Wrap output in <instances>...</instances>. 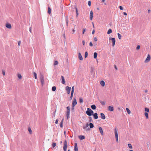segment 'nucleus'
<instances>
[{
  "mask_svg": "<svg viewBox=\"0 0 151 151\" xmlns=\"http://www.w3.org/2000/svg\"><path fill=\"white\" fill-rule=\"evenodd\" d=\"M67 110H70V107L69 106H68L67 107Z\"/></svg>",
  "mask_w": 151,
  "mask_h": 151,
  "instance_id": "nucleus-53",
  "label": "nucleus"
},
{
  "mask_svg": "<svg viewBox=\"0 0 151 151\" xmlns=\"http://www.w3.org/2000/svg\"><path fill=\"white\" fill-rule=\"evenodd\" d=\"M70 114H67L66 115V116L67 117V118L68 119L70 117Z\"/></svg>",
  "mask_w": 151,
  "mask_h": 151,
  "instance_id": "nucleus-46",
  "label": "nucleus"
},
{
  "mask_svg": "<svg viewBox=\"0 0 151 151\" xmlns=\"http://www.w3.org/2000/svg\"><path fill=\"white\" fill-rule=\"evenodd\" d=\"M109 40H111L112 42V46L114 47L115 44V39L114 38H109Z\"/></svg>",
  "mask_w": 151,
  "mask_h": 151,
  "instance_id": "nucleus-4",
  "label": "nucleus"
},
{
  "mask_svg": "<svg viewBox=\"0 0 151 151\" xmlns=\"http://www.w3.org/2000/svg\"><path fill=\"white\" fill-rule=\"evenodd\" d=\"M100 102L102 105H104L105 104L106 102L105 101H100Z\"/></svg>",
  "mask_w": 151,
  "mask_h": 151,
  "instance_id": "nucleus-29",
  "label": "nucleus"
},
{
  "mask_svg": "<svg viewBox=\"0 0 151 151\" xmlns=\"http://www.w3.org/2000/svg\"><path fill=\"white\" fill-rule=\"evenodd\" d=\"M82 44L83 45H84L85 44V42L83 40L82 41Z\"/></svg>",
  "mask_w": 151,
  "mask_h": 151,
  "instance_id": "nucleus-57",
  "label": "nucleus"
},
{
  "mask_svg": "<svg viewBox=\"0 0 151 151\" xmlns=\"http://www.w3.org/2000/svg\"><path fill=\"white\" fill-rule=\"evenodd\" d=\"M97 54L96 52H95L93 54V58L95 59H96L97 57Z\"/></svg>",
  "mask_w": 151,
  "mask_h": 151,
  "instance_id": "nucleus-22",
  "label": "nucleus"
},
{
  "mask_svg": "<svg viewBox=\"0 0 151 151\" xmlns=\"http://www.w3.org/2000/svg\"><path fill=\"white\" fill-rule=\"evenodd\" d=\"M115 137H118V133H117V129H115Z\"/></svg>",
  "mask_w": 151,
  "mask_h": 151,
  "instance_id": "nucleus-19",
  "label": "nucleus"
},
{
  "mask_svg": "<svg viewBox=\"0 0 151 151\" xmlns=\"http://www.w3.org/2000/svg\"><path fill=\"white\" fill-rule=\"evenodd\" d=\"M91 108L93 110H94L96 109V106L95 105H92L91 106Z\"/></svg>",
  "mask_w": 151,
  "mask_h": 151,
  "instance_id": "nucleus-23",
  "label": "nucleus"
},
{
  "mask_svg": "<svg viewBox=\"0 0 151 151\" xmlns=\"http://www.w3.org/2000/svg\"><path fill=\"white\" fill-rule=\"evenodd\" d=\"M123 14L125 15H127V13L125 12H123Z\"/></svg>",
  "mask_w": 151,
  "mask_h": 151,
  "instance_id": "nucleus-64",
  "label": "nucleus"
},
{
  "mask_svg": "<svg viewBox=\"0 0 151 151\" xmlns=\"http://www.w3.org/2000/svg\"><path fill=\"white\" fill-rule=\"evenodd\" d=\"M79 101L80 103H82L83 102V99L82 98H79Z\"/></svg>",
  "mask_w": 151,
  "mask_h": 151,
  "instance_id": "nucleus-24",
  "label": "nucleus"
},
{
  "mask_svg": "<svg viewBox=\"0 0 151 151\" xmlns=\"http://www.w3.org/2000/svg\"><path fill=\"white\" fill-rule=\"evenodd\" d=\"M29 32L31 33L32 32V28H31V27H30V28H29Z\"/></svg>",
  "mask_w": 151,
  "mask_h": 151,
  "instance_id": "nucleus-58",
  "label": "nucleus"
},
{
  "mask_svg": "<svg viewBox=\"0 0 151 151\" xmlns=\"http://www.w3.org/2000/svg\"><path fill=\"white\" fill-rule=\"evenodd\" d=\"M73 93H71V96L70 97V100H71L72 98H73Z\"/></svg>",
  "mask_w": 151,
  "mask_h": 151,
  "instance_id": "nucleus-43",
  "label": "nucleus"
},
{
  "mask_svg": "<svg viewBox=\"0 0 151 151\" xmlns=\"http://www.w3.org/2000/svg\"><path fill=\"white\" fill-rule=\"evenodd\" d=\"M61 77L62 79V83L63 84H65V79H64V77L63 76H62Z\"/></svg>",
  "mask_w": 151,
  "mask_h": 151,
  "instance_id": "nucleus-15",
  "label": "nucleus"
},
{
  "mask_svg": "<svg viewBox=\"0 0 151 151\" xmlns=\"http://www.w3.org/2000/svg\"><path fill=\"white\" fill-rule=\"evenodd\" d=\"M89 126H90V127L91 128H93L94 127L93 124L92 123H89Z\"/></svg>",
  "mask_w": 151,
  "mask_h": 151,
  "instance_id": "nucleus-28",
  "label": "nucleus"
},
{
  "mask_svg": "<svg viewBox=\"0 0 151 151\" xmlns=\"http://www.w3.org/2000/svg\"><path fill=\"white\" fill-rule=\"evenodd\" d=\"M116 138V141L118 142V137H115Z\"/></svg>",
  "mask_w": 151,
  "mask_h": 151,
  "instance_id": "nucleus-54",
  "label": "nucleus"
},
{
  "mask_svg": "<svg viewBox=\"0 0 151 151\" xmlns=\"http://www.w3.org/2000/svg\"><path fill=\"white\" fill-rule=\"evenodd\" d=\"M88 4L89 6H90L91 5V1H89L88 2Z\"/></svg>",
  "mask_w": 151,
  "mask_h": 151,
  "instance_id": "nucleus-47",
  "label": "nucleus"
},
{
  "mask_svg": "<svg viewBox=\"0 0 151 151\" xmlns=\"http://www.w3.org/2000/svg\"><path fill=\"white\" fill-rule=\"evenodd\" d=\"M112 32V30L111 29H110L108 30L107 32V33L108 34H110Z\"/></svg>",
  "mask_w": 151,
  "mask_h": 151,
  "instance_id": "nucleus-25",
  "label": "nucleus"
},
{
  "mask_svg": "<svg viewBox=\"0 0 151 151\" xmlns=\"http://www.w3.org/2000/svg\"><path fill=\"white\" fill-rule=\"evenodd\" d=\"M89 45L90 46H93V44L91 42H90L89 43Z\"/></svg>",
  "mask_w": 151,
  "mask_h": 151,
  "instance_id": "nucleus-49",
  "label": "nucleus"
},
{
  "mask_svg": "<svg viewBox=\"0 0 151 151\" xmlns=\"http://www.w3.org/2000/svg\"><path fill=\"white\" fill-rule=\"evenodd\" d=\"M74 86H73L72 87L71 93H73L74 91Z\"/></svg>",
  "mask_w": 151,
  "mask_h": 151,
  "instance_id": "nucleus-38",
  "label": "nucleus"
},
{
  "mask_svg": "<svg viewBox=\"0 0 151 151\" xmlns=\"http://www.w3.org/2000/svg\"><path fill=\"white\" fill-rule=\"evenodd\" d=\"M63 119L60 124V126L62 128L63 127Z\"/></svg>",
  "mask_w": 151,
  "mask_h": 151,
  "instance_id": "nucleus-20",
  "label": "nucleus"
},
{
  "mask_svg": "<svg viewBox=\"0 0 151 151\" xmlns=\"http://www.w3.org/2000/svg\"><path fill=\"white\" fill-rule=\"evenodd\" d=\"M67 147V144L66 140H65L63 143V149L64 151H66Z\"/></svg>",
  "mask_w": 151,
  "mask_h": 151,
  "instance_id": "nucleus-3",
  "label": "nucleus"
},
{
  "mask_svg": "<svg viewBox=\"0 0 151 151\" xmlns=\"http://www.w3.org/2000/svg\"><path fill=\"white\" fill-rule=\"evenodd\" d=\"M101 85L103 86H105V82L104 81H102L100 82Z\"/></svg>",
  "mask_w": 151,
  "mask_h": 151,
  "instance_id": "nucleus-21",
  "label": "nucleus"
},
{
  "mask_svg": "<svg viewBox=\"0 0 151 151\" xmlns=\"http://www.w3.org/2000/svg\"><path fill=\"white\" fill-rule=\"evenodd\" d=\"M140 46L139 45H138L136 48V49L137 50H139L140 49Z\"/></svg>",
  "mask_w": 151,
  "mask_h": 151,
  "instance_id": "nucleus-44",
  "label": "nucleus"
},
{
  "mask_svg": "<svg viewBox=\"0 0 151 151\" xmlns=\"http://www.w3.org/2000/svg\"><path fill=\"white\" fill-rule=\"evenodd\" d=\"M56 88L55 86H53L52 88V91H55L56 90Z\"/></svg>",
  "mask_w": 151,
  "mask_h": 151,
  "instance_id": "nucleus-27",
  "label": "nucleus"
},
{
  "mask_svg": "<svg viewBox=\"0 0 151 151\" xmlns=\"http://www.w3.org/2000/svg\"><path fill=\"white\" fill-rule=\"evenodd\" d=\"M79 138L80 140H82L85 139V137L84 136L81 135L79 136Z\"/></svg>",
  "mask_w": 151,
  "mask_h": 151,
  "instance_id": "nucleus-18",
  "label": "nucleus"
},
{
  "mask_svg": "<svg viewBox=\"0 0 151 151\" xmlns=\"http://www.w3.org/2000/svg\"><path fill=\"white\" fill-rule=\"evenodd\" d=\"M33 75L34 76L35 79H37V74L35 72H34Z\"/></svg>",
  "mask_w": 151,
  "mask_h": 151,
  "instance_id": "nucleus-26",
  "label": "nucleus"
},
{
  "mask_svg": "<svg viewBox=\"0 0 151 151\" xmlns=\"http://www.w3.org/2000/svg\"><path fill=\"white\" fill-rule=\"evenodd\" d=\"M78 56L79 59L80 60H83V57L80 52L78 53Z\"/></svg>",
  "mask_w": 151,
  "mask_h": 151,
  "instance_id": "nucleus-12",
  "label": "nucleus"
},
{
  "mask_svg": "<svg viewBox=\"0 0 151 151\" xmlns=\"http://www.w3.org/2000/svg\"><path fill=\"white\" fill-rule=\"evenodd\" d=\"M56 110H55V111L54 112V117H55V112H56Z\"/></svg>",
  "mask_w": 151,
  "mask_h": 151,
  "instance_id": "nucleus-60",
  "label": "nucleus"
},
{
  "mask_svg": "<svg viewBox=\"0 0 151 151\" xmlns=\"http://www.w3.org/2000/svg\"><path fill=\"white\" fill-rule=\"evenodd\" d=\"M114 68H115V69L116 70H117V67H116V65H114Z\"/></svg>",
  "mask_w": 151,
  "mask_h": 151,
  "instance_id": "nucleus-61",
  "label": "nucleus"
},
{
  "mask_svg": "<svg viewBox=\"0 0 151 151\" xmlns=\"http://www.w3.org/2000/svg\"><path fill=\"white\" fill-rule=\"evenodd\" d=\"M93 118L94 119H97L98 118V114L97 113H96L94 114H93Z\"/></svg>",
  "mask_w": 151,
  "mask_h": 151,
  "instance_id": "nucleus-10",
  "label": "nucleus"
},
{
  "mask_svg": "<svg viewBox=\"0 0 151 151\" xmlns=\"http://www.w3.org/2000/svg\"><path fill=\"white\" fill-rule=\"evenodd\" d=\"M28 131L30 134H31L32 133V131L31 129L30 128H29L28 129Z\"/></svg>",
  "mask_w": 151,
  "mask_h": 151,
  "instance_id": "nucleus-39",
  "label": "nucleus"
},
{
  "mask_svg": "<svg viewBox=\"0 0 151 151\" xmlns=\"http://www.w3.org/2000/svg\"><path fill=\"white\" fill-rule=\"evenodd\" d=\"M63 36L65 39V34H63Z\"/></svg>",
  "mask_w": 151,
  "mask_h": 151,
  "instance_id": "nucleus-62",
  "label": "nucleus"
},
{
  "mask_svg": "<svg viewBox=\"0 0 151 151\" xmlns=\"http://www.w3.org/2000/svg\"><path fill=\"white\" fill-rule=\"evenodd\" d=\"M85 31H86L85 29H83L82 34H84L85 32Z\"/></svg>",
  "mask_w": 151,
  "mask_h": 151,
  "instance_id": "nucleus-48",
  "label": "nucleus"
},
{
  "mask_svg": "<svg viewBox=\"0 0 151 151\" xmlns=\"http://www.w3.org/2000/svg\"><path fill=\"white\" fill-rule=\"evenodd\" d=\"M58 119H57L55 121V123L56 124H57L58 123Z\"/></svg>",
  "mask_w": 151,
  "mask_h": 151,
  "instance_id": "nucleus-56",
  "label": "nucleus"
},
{
  "mask_svg": "<svg viewBox=\"0 0 151 151\" xmlns=\"http://www.w3.org/2000/svg\"><path fill=\"white\" fill-rule=\"evenodd\" d=\"M51 9L50 7H48V13L49 14H50L51 13Z\"/></svg>",
  "mask_w": 151,
  "mask_h": 151,
  "instance_id": "nucleus-31",
  "label": "nucleus"
},
{
  "mask_svg": "<svg viewBox=\"0 0 151 151\" xmlns=\"http://www.w3.org/2000/svg\"><path fill=\"white\" fill-rule=\"evenodd\" d=\"M128 146L129 147L130 149H132V145L131 144H128Z\"/></svg>",
  "mask_w": 151,
  "mask_h": 151,
  "instance_id": "nucleus-35",
  "label": "nucleus"
},
{
  "mask_svg": "<svg viewBox=\"0 0 151 151\" xmlns=\"http://www.w3.org/2000/svg\"><path fill=\"white\" fill-rule=\"evenodd\" d=\"M93 13L92 11H91L90 12V19L92 20L93 18Z\"/></svg>",
  "mask_w": 151,
  "mask_h": 151,
  "instance_id": "nucleus-16",
  "label": "nucleus"
},
{
  "mask_svg": "<svg viewBox=\"0 0 151 151\" xmlns=\"http://www.w3.org/2000/svg\"><path fill=\"white\" fill-rule=\"evenodd\" d=\"M40 79L41 84L43 86L44 84V77L42 75H41L40 76Z\"/></svg>",
  "mask_w": 151,
  "mask_h": 151,
  "instance_id": "nucleus-2",
  "label": "nucleus"
},
{
  "mask_svg": "<svg viewBox=\"0 0 151 151\" xmlns=\"http://www.w3.org/2000/svg\"><path fill=\"white\" fill-rule=\"evenodd\" d=\"M88 53L87 52H86L85 54V57L86 58L88 56Z\"/></svg>",
  "mask_w": 151,
  "mask_h": 151,
  "instance_id": "nucleus-42",
  "label": "nucleus"
},
{
  "mask_svg": "<svg viewBox=\"0 0 151 151\" xmlns=\"http://www.w3.org/2000/svg\"><path fill=\"white\" fill-rule=\"evenodd\" d=\"M6 27L8 28L11 29L12 28L11 25L10 24H6Z\"/></svg>",
  "mask_w": 151,
  "mask_h": 151,
  "instance_id": "nucleus-11",
  "label": "nucleus"
},
{
  "mask_svg": "<svg viewBox=\"0 0 151 151\" xmlns=\"http://www.w3.org/2000/svg\"><path fill=\"white\" fill-rule=\"evenodd\" d=\"M89 126V124L88 123H87L86 125L85 126H83V129H86L87 130H90V129L88 128L87 129L86 128L88 127Z\"/></svg>",
  "mask_w": 151,
  "mask_h": 151,
  "instance_id": "nucleus-5",
  "label": "nucleus"
},
{
  "mask_svg": "<svg viewBox=\"0 0 151 151\" xmlns=\"http://www.w3.org/2000/svg\"><path fill=\"white\" fill-rule=\"evenodd\" d=\"M126 110L128 114H129L131 113V111L128 108H126Z\"/></svg>",
  "mask_w": 151,
  "mask_h": 151,
  "instance_id": "nucleus-30",
  "label": "nucleus"
},
{
  "mask_svg": "<svg viewBox=\"0 0 151 151\" xmlns=\"http://www.w3.org/2000/svg\"><path fill=\"white\" fill-rule=\"evenodd\" d=\"M150 55L148 54L147 55V57L146 59L145 62V63H147L150 60Z\"/></svg>",
  "mask_w": 151,
  "mask_h": 151,
  "instance_id": "nucleus-6",
  "label": "nucleus"
},
{
  "mask_svg": "<svg viewBox=\"0 0 151 151\" xmlns=\"http://www.w3.org/2000/svg\"><path fill=\"white\" fill-rule=\"evenodd\" d=\"M56 145L55 143H53L52 144V147L53 148H54Z\"/></svg>",
  "mask_w": 151,
  "mask_h": 151,
  "instance_id": "nucleus-41",
  "label": "nucleus"
},
{
  "mask_svg": "<svg viewBox=\"0 0 151 151\" xmlns=\"http://www.w3.org/2000/svg\"><path fill=\"white\" fill-rule=\"evenodd\" d=\"M76 17H77L78 16V12L77 9L76 7Z\"/></svg>",
  "mask_w": 151,
  "mask_h": 151,
  "instance_id": "nucleus-36",
  "label": "nucleus"
},
{
  "mask_svg": "<svg viewBox=\"0 0 151 151\" xmlns=\"http://www.w3.org/2000/svg\"><path fill=\"white\" fill-rule=\"evenodd\" d=\"M108 110L110 111H113L114 110V107L113 106H109L108 107Z\"/></svg>",
  "mask_w": 151,
  "mask_h": 151,
  "instance_id": "nucleus-8",
  "label": "nucleus"
},
{
  "mask_svg": "<svg viewBox=\"0 0 151 151\" xmlns=\"http://www.w3.org/2000/svg\"><path fill=\"white\" fill-rule=\"evenodd\" d=\"M78 148L77 147V144L76 143H75L74 145V150L75 151H78Z\"/></svg>",
  "mask_w": 151,
  "mask_h": 151,
  "instance_id": "nucleus-9",
  "label": "nucleus"
},
{
  "mask_svg": "<svg viewBox=\"0 0 151 151\" xmlns=\"http://www.w3.org/2000/svg\"><path fill=\"white\" fill-rule=\"evenodd\" d=\"M67 93L69 94H70V91H67Z\"/></svg>",
  "mask_w": 151,
  "mask_h": 151,
  "instance_id": "nucleus-59",
  "label": "nucleus"
},
{
  "mask_svg": "<svg viewBox=\"0 0 151 151\" xmlns=\"http://www.w3.org/2000/svg\"><path fill=\"white\" fill-rule=\"evenodd\" d=\"M94 41L95 42H96L97 41V39L96 37L94 38Z\"/></svg>",
  "mask_w": 151,
  "mask_h": 151,
  "instance_id": "nucleus-52",
  "label": "nucleus"
},
{
  "mask_svg": "<svg viewBox=\"0 0 151 151\" xmlns=\"http://www.w3.org/2000/svg\"><path fill=\"white\" fill-rule=\"evenodd\" d=\"M77 103L75 99H74L73 101L72 102V106L73 107H74L77 104Z\"/></svg>",
  "mask_w": 151,
  "mask_h": 151,
  "instance_id": "nucleus-7",
  "label": "nucleus"
},
{
  "mask_svg": "<svg viewBox=\"0 0 151 151\" xmlns=\"http://www.w3.org/2000/svg\"><path fill=\"white\" fill-rule=\"evenodd\" d=\"M99 129L101 134L102 135H103L104 134V133L102 128L101 127H100L99 128Z\"/></svg>",
  "mask_w": 151,
  "mask_h": 151,
  "instance_id": "nucleus-13",
  "label": "nucleus"
},
{
  "mask_svg": "<svg viewBox=\"0 0 151 151\" xmlns=\"http://www.w3.org/2000/svg\"><path fill=\"white\" fill-rule=\"evenodd\" d=\"M95 30H93L92 32V34H94V32H95Z\"/></svg>",
  "mask_w": 151,
  "mask_h": 151,
  "instance_id": "nucleus-63",
  "label": "nucleus"
},
{
  "mask_svg": "<svg viewBox=\"0 0 151 151\" xmlns=\"http://www.w3.org/2000/svg\"><path fill=\"white\" fill-rule=\"evenodd\" d=\"M58 62L56 60L54 62V63L53 64L54 65H57L58 64Z\"/></svg>",
  "mask_w": 151,
  "mask_h": 151,
  "instance_id": "nucleus-33",
  "label": "nucleus"
},
{
  "mask_svg": "<svg viewBox=\"0 0 151 151\" xmlns=\"http://www.w3.org/2000/svg\"><path fill=\"white\" fill-rule=\"evenodd\" d=\"M117 35H118V37L119 39V40L121 39V37H122L121 35L120 34H119V33H118L117 34Z\"/></svg>",
  "mask_w": 151,
  "mask_h": 151,
  "instance_id": "nucleus-32",
  "label": "nucleus"
},
{
  "mask_svg": "<svg viewBox=\"0 0 151 151\" xmlns=\"http://www.w3.org/2000/svg\"><path fill=\"white\" fill-rule=\"evenodd\" d=\"M119 9L121 10H122L123 9V8L122 6H119Z\"/></svg>",
  "mask_w": 151,
  "mask_h": 151,
  "instance_id": "nucleus-50",
  "label": "nucleus"
},
{
  "mask_svg": "<svg viewBox=\"0 0 151 151\" xmlns=\"http://www.w3.org/2000/svg\"><path fill=\"white\" fill-rule=\"evenodd\" d=\"M21 42L20 41H19L18 42V45L19 46L20 45V44H21Z\"/></svg>",
  "mask_w": 151,
  "mask_h": 151,
  "instance_id": "nucleus-55",
  "label": "nucleus"
},
{
  "mask_svg": "<svg viewBox=\"0 0 151 151\" xmlns=\"http://www.w3.org/2000/svg\"><path fill=\"white\" fill-rule=\"evenodd\" d=\"M100 115L101 116V118L103 119H105L106 117L104 114L103 113H101Z\"/></svg>",
  "mask_w": 151,
  "mask_h": 151,
  "instance_id": "nucleus-14",
  "label": "nucleus"
},
{
  "mask_svg": "<svg viewBox=\"0 0 151 151\" xmlns=\"http://www.w3.org/2000/svg\"><path fill=\"white\" fill-rule=\"evenodd\" d=\"M145 115L147 119H148V114L147 112H145Z\"/></svg>",
  "mask_w": 151,
  "mask_h": 151,
  "instance_id": "nucleus-40",
  "label": "nucleus"
},
{
  "mask_svg": "<svg viewBox=\"0 0 151 151\" xmlns=\"http://www.w3.org/2000/svg\"><path fill=\"white\" fill-rule=\"evenodd\" d=\"M71 88L68 86H67L66 87V91H70Z\"/></svg>",
  "mask_w": 151,
  "mask_h": 151,
  "instance_id": "nucleus-17",
  "label": "nucleus"
},
{
  "mask_svg": "<svg viewBox=\"0 0 151 151\" xmlns=\"http://www.w3.org/2000/svg\"><path fill=\"white\" fill-rule=\"evenodd\" d=\"M2 73L4 76L5 75V71L4 70H3L2 71Z\"/></svg>",
  "mask_w": 151,
  "mask_h": 151,
  "instance_id": "nucleus-51",
  "label": "nucleus"
},
{
  "mask_svg": "<svg viewBox=\"0 0 151 151\" xmlns=\"http://www.w3.org/2000/svg\"><path fill=\"white\" fill-rule=\"evenodd\" d=\"M18 78L19 79H21L22 78V76H21V75L20 74H18Z\"/></svg>",
  "mask_w": 151,
  "mask_h": 151,
  "instance_id": "nucleus-34",
  "label": "nucleus"
},
{
  "mask_svg": "<svg viewBox=\"0 0 151 151\" xmlns=\"http://www.w3.org/2000/svg\"><path fill=\"white\" fill-rule=\"evenodd\" d=\"M70 110H67L66 112L67 114H70Z\"/></svg>",
  "mask_w": 151,
  "mask_h": 151,
  "instance_id": "nucleus-45",
  "label": "nucleus"
},
{
  "mask_svg": "<svg viewBox=\"0 0 151 151\" xmlns=\"http://www.w3.org/2000/svg\"><path fill=\"white\" fill-rule=\"evenodd\" d=\"M145 111L147 112H149V109L148 108H145Z\"/></svg>",
  "mask_w": 151,
  "mask_h": 151,
  "instance_id": "nucleus-37",
  "label": "nucleus"
},
{
  "mask_svg": "<svg viewBox=\"0 0 151 151\" xmlns=\"http://www.w3.org/2000/svg\"><path fill=\"white\" fill-rule=\"evenodd\" d=\"M86 113L88 115L91 116L93 114V112L91 109L88 108Z\"/></svg>",
  "mask_w": 151,
  "mask_h": 151,
  "instance_id": "nucleus-1",
  "label": "nucleus"
}]
</instances>
